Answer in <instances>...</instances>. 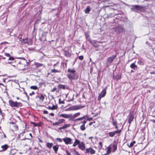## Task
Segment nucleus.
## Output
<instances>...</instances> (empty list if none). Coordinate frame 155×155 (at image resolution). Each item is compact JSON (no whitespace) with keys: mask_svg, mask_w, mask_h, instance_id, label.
Listing matches in <instances>:
<instances>
[{"mask_svg":"<svg viewBox=\"0 0 155 155\" xmlns=\"http://www.w3.org/2000/svg\"><path fill=\"white\" fill-rule=\"evenodd\" d=\"M117 34H119L121 32H125V30L122 26L119 25L113 28Z\"/></svg>","mask_w":155,"mask_h":155,"instance_id":"obj_1","label":"nucleus"},{"mask_svg":"<svg viewBox=\"0 0 155 155\" xmlns=\"http://www.w3.org/2000/svg\"><path fill=\"white\" fill-rule=\"evenodd\" d=\"M117 57V55H114L108 57L106 59V65L107 67L110 66Z\"/></svg>","mask_w":155,"mask_h":155,"instance_id":"obj_2","label":"nucleus"},{"mask_svg":"<svg viewBox=\"0 0 155 155\" xmlns=\"http://www.w3.org/2000/svg\"><path fill=\"white\" fill-rule=\"evenodd\" d=\"M107 88V87H106L105 88L101 91L100 94L98 97L97 99L98 101H100L101 98H102L105 96L106 93V90Z\"/></svg>","mask_w":155,"mask_h":155,"instance_id":"obj_3","label":"nucleus"},{"mask_svg":"<svg viewBox=\"0 0 155 155\" xmlns=\"http://www.w3.org/2000/svg\"><path fill=\"white\" fill-rule=\"evenodd\" d=\"M9 105L12 107H18L21 104L20 102H18L17 101L14 102L11 100L9 101Z\"/></svg>","mask_w":155,"mask_h":155,"instance_id":"obj_4","label":"nucleus"},{"mask_svg":"<svg viewBox=\"0 0 155 155\" xmlns=\"http://www.w3.org/2000/svg\"><path fill=\"white\" fill-rule=\"evenodd\" d=\"M81 108V107L78 105L73 106L66 109L65 111L77 110Z\"/></svg>","mask_w":155,"mask_h":155,"instance_id":"obj_5","label":"nucleus"},{"mask_svg":"<svg viewBox=\"0 0 155 155\" xmlns=\"http://www.w3.org/2000/svg\"><path fill=\"white\" fill-rule=\"evenodd\" d=\"M75 76L76 74L75 73H68L67 74V77L70 80L77 79V77H76Z\"/></svg>","mask_w":155,"mask_h":155,"instance_id":"obj_6","label":"nucleus"},{"mask_svg":"<svg viewBox=\"0 0 155 155\" xmlns=\"http://www.w3.org/2000/svg\"><path fill=\"white\" fill-rule=\"evenodd\" d=\"M131 9L136 12L143 8V7L139 5H133L131 6Z\"/></svg>","mask_w":155,"mask_h":155,"instance_id":"obj_7","label":"nucleus"},{"mask_svg":"<svg viewBox=\"0 0 155 155\" xmlns=\"http://www.w3.org/2000/svg\"><path fill=\"white\" fill-rule=\"evenodd\" d=\"M63 140L66 144H71L72 143V139L70 138L66 137L64 138Z\"/></svg>","mask_w":155,"mask_h":155,"instance_id":"obj_8","label":"nucleus"},{"mask_svg":"<svg viewBox=\"0 0 155 155\" xmlns=\"http://www.w3.org/2000/svg\"><path fill=\"white\" fill-rule=\"evenodd\" d=\"M121 133V130H117L110 132L108 133L109 136L110 137H113L114 136L115 134H119Z\"/></svg>","mask_w":155,"mask_h":155,"instance_id":"obj_9","label":"nucleus"},{"mask_svg":"<svg viewBox=\"0 0 155 155\" xmlns=\"http://www.w3.org/2000/svg\"><path fill=\"white\" fill-rule=\"evenodd\" d=\"M89 152H90L91 154H94L95 153V151L91 147L87 148L86 150V153H88Z\"/></svg>","mask_w":155,"mask_h":155,"instance_id":"obj_10","label":"nucleus"},{"mask_svg":"<svg viewBox=\"0 0 155 155\" xmlns=\"http://www.w3.org/2000/svg\"><path fill=\"white\" fill-rule=\"evenodd\" d=\"M81 114V113L80 112H78L74 114V115H73L72 114H71V120H73L77 117L79 116Z\"/></svg>","mask_w":155,"mask_h":155,"instance_id":"obj_11","label":"nucleus"},{"mask_svg":"<svg viewBox=\"0 0 155 155\" xmlns=\"http://www.w3.org/2000/svg\"><path fill=\"white\" fill-rule=\"evenodd\" d=\"M60 116L66 118H69V120H71V114H61L60 115Z\"/></svg>","mask_w":155,"mask_h":155,"instance_id":"obj_12","label":"nucleus"},{"mask_svg":"<svg viewBox=\"0 0 155 155\" xmlns=\"http://www.w3.org/2000/svg\"><path fill=\"white\" fill-rule=\"evenodd\" d=\"M90 43L93 45V46L95 48H97L98 45L97 44L98 42L96 40H91V41H89Z\"/></svg>","mask_w":155,"mask_h":155,"instance_id":"obj_13","label":"nucleus"},{"mask_svg":"<svg viewBox=\"0 0 155 155\" xmlns=\"http://www.w3.org/2000/svg\"><path fill=\"white\" fill-rule=\"evenodd\" d=\"M79 148L82 150H84L85 148V144L83 142H81L78 145Z\"/></svg>","mask_w":155,"mask_h":155,"instance_id":"obj_14","label":"nucleus"},{"mask_svg":"<svg viewBox=\"0 0 155 155\" xmlns=\"http://www.w3.org/2000/svg\"><path fill=\"white\" fill-rule=\"evenodd\" d=\"M117 143L115 141H114L113 142V150L112 151L113 152H114L117 149Z\"/></svg>","mask_w":155,"mask_h":155,"instance_id":"obj_15","label":"nucleus"},{"mask_svg":"<svg viewBox=\"0 0 155 155\" xmlns=\"http://www.w3.org/2000/svg\"><path fill=\"white\" fill-rule=\"evenodd\" d=\"M2 150H0V152L2 151H4L6 150L9 147V146L7 144H5L3 145H2L1 147Z\"/></svg>","mask_w":155,"mask_h":155,"instance_id":"obj_16","label":"nucleus"},{"mask_svg":"<svg viewBox=\"0 0 155 155\" xmlns=\"http://www.w3.org/2000/svg\"><path fill=\"white\" fill-rule=\"evenodd\" d=\"M30 42H28V40L27 39H22L21 38L20 41L22 42L25 43H27L28 44L31 45L32 44V41L30 39Z\"/></svg>","mask_w":155,"mask_h":155,"instance_id":"obj_17","label":"nucleus"},{"mask_svg":"<svg viewBox=\"0 0 155 155\" xmlns=\"http://www.w3.org/2000/svg\"><path fill=\"white\" fill-rule=\"evenodd\" d=\"M35 66L36 68H38L39 67L43 66V67H45V66L44 64L39 63V62H36L35 63Z\"/></svg>","mask_w":155,"mask_h":155,"instance_id":"obj_18","label":"nucleus"},{"mask_svg":"<svg viewBox=\"0 0 155 155\" xmlns=\"http://www.w3.org/2000/svg\"><path fill=\"white\" fill-rule=\"evenodd\" d=\"M134 118V117L133 115L130 114L129 116L128 123H129V124H130L133 120Z\"/></svg>","mask_w":155,"mask_h":155,"instance_id":"obj_19","label":"nucleus"},{"mask_svg":"<svg viewBox=\"0 0 155 155\" xmlns=\"http://www.w3.org/2000/svg\"><path fill=\"white\" fill-rule=\"evenodd\" d=\"M70 126V124H66L63 125L62 127H60L59 128V129L61 130L62 129H64L65 128L69 127Z\"/></svg>","mask_w":155,"mask_h":155,"instance_id":"obj_20","label":"nucleus"},{"mask_svg":"<svg viewBox=\"0 0 155 155\" xmlns=\"http://www.w3.org/2000/svg\"><path fill=\"white\" fill-rule=\"evenodd\" d=\"M80 143V142L79 140H78V139H75V141L73 145V146L74 147H75L78 145H79Z\"/></svg>","mask_w":155,"mask_h":155,"instance_id":"obj_21","label":"nucleus"},{"mask_svg":"<svg viewBox=\"0 0 155 155\" xmlns=\"http://www.w3.org/2000/svg\"><path fill=\"white\" fill-rule=\"evenodd\" d=\"M130 68L134 70H135L137 68V67L136 65L134 63H133L130 66Z\"/></svg>","mask_w":155,"mask_h":155,"instance_id":"obj_22","label":"nucleus"},{"mask_svg":"<svg viewBox=\"0 0 155 155\" xmlns=\"http://www.w3.org/2000/svg\"><path fill=\"white\" fill-rule=\"evenodd\" d=\"M58 108V106L56 105H54L52 107H51V106H48L47 108L49 110H54L57 109Z\"/></svg>","mask_w":155,"mask_h":155,"instance_id":"obj_23","label":"nucleus"},{"mask_svg":"<svg viewBox=\"0 0 155 155\" xmlns=\"http://www.w3.org/2000/svg\"><path fill=\"white\" fill-rule=\"evenodd\" d=\"M59 146L58 145H56L54 146L53 147V149L54 150L55 153H57V152Z\"/></svg>","mask_w":155,"mask_h":155,"instance_id":"obj_24","label":"nucleus"},{"mask_svg":"<svg viewBox=\"0 0 155 155\" xmlns=\"http://www.w3.org/2000/svg\"><path fill=\"white\" fill-rule=\"evenodd\" d=\"M107 151L106 153H107V154H109L111 152V148L110 147V145L108 146L107 147Z\"/></svg>","mask_w":155,"mask_h":155,"instance_id":"obj_25","label":"nucleus"},{"mask_svg":"<svg viewBox=\"0 0 155 155\" xmlns=\"http://www.w3.org/2000/svg\"><path fill=\"white\" fill-rule=\"evenodd\" d=\"M68 73H75L76 71L74 69H71L69 68L68 70Z\"/></svg>","mask_w":155,"mask_h":155,"instance_id":"obj_26","label":"nucleus"},{"mask_svg":"<svg viewBox=\"0 0 155 155\" xmlns=\"http://www.w3.org/2000/svg\"><path fill=\"white\" fill-rule=\"evenodd\" d=\"M53 145V143H47L46 144L47 147L49 148H51Z\"/></svg>","mask_w":155,"mask_h":155,"instance_id":"obj_27","label":"nucleus"},{"mask_svg":"<svg viewBox=\"0 0 155 155\" xmlns=\"http://www.w3.org/2000/svg\"><path fill=\"white\" fill-rule=\"evenodd\" d=\"M85 35L87 39L89 41H91V39L90 38L89 34L87 33H86L85 34Z\"/></svg>","mask_w":155,"mask_h":155,"instance_id":"obj_28","label":"nucleus"},{"mask_svg":"<svg viewBox=\"0 0 155 155\" xmlns=\"http://www.w3.org/2000/svg\"><path fill=\"white\" fill-rule=\"evenodd\" d=\"M121 78V76L119 74H117L115 76H114L113 78L116 80H118Z\"/></svg>","mask_w":155,"mask_h":155,"instance_id":"obj_29","label":"nucleus"},{"mask_svg":"<svg viewBox=\"0 0 155 155\" xmlns=\"http://www.w3.org/2000/svg\"><path fill=\"white\" fill-rule=\"evenodd\" d=\"M91 10L89 6H87L85 10V12L86 14L88 13Z\"/></svg>","mask_w":155,"mask_h":155,"instance_id":"obj_30","label":"nucleus"},{"mask_svg":"<svg viewBox=\"0 0 155 155\" xmlns=\"http://www.w3.org/2000/svg\"><path fill=\"white\" fill-rule=\"evenodd\" d=\"M63 53L64 55L67 57H69L70 56L69 53L65 50H64V51Z\"/></svg>","mask_w":155,"mask_h":155,"instance_id":"obj_31","label":"nucleus"},{"mask_svg":"<svg viewBox=\"0 0 155 155\" xmlns=\"http://www.w3.org/2000/svg\"><path fill=\"white\" fill-rule=\"evenodd\" d=\"M135 143V141H133L132 142H131L130 144L129 145L128 144V146L129 147H132L134 145V144Z\"/></svg>","mask_w":155,"mask_h":155,"instance_id":"obj_32","label":"nucleus"},{"mask_svg":"<svg viewBox=\"0 0 155 155\" xmlns=\"http://www.w3.org/2000/svg\"><path fill=\"white\" fill-rule=\"evenodd\" d=\"M58 87L60 89H64L65 88V86L64 85L59 84L58 86Z\"/></svg>","mask_w":155,"mask_h":155,"instance_id":"obj_33","label":"nucleus"},{"mask_svg":"<svg viewBox=\"0 0 155 155\" xmlns=\"http://www.w3.org/2000/svg\"><path fill=\"white\" fill-rule=\"evenodd\" d=\"M73 151L74 152V155H81L78 152H77L75 149H72Z\"/></svg>","mask_w":155,"mask_h":155,"instance_id":"obj_34","label":"nucleus"},{"mask_svg":"<svg viewBox=\"0 0 155 155\" xmlns=\"http://www.w3.org/2000/svg\"><path fill=\"white\" fill-rule=\"evenodd\" d=\"M45 95H44L43 94H41V96L39 97V99L42 101H43L45 99Z\"/></svg>","mask_w":155,"mask_h":155,"instance_id":"obj_35","label":"nucleus"},{"mask_svg":"<svg viewBox=\"0 0 155 155\" xmlns=\"http://www.w3.org/2000/svg\"><path fill=\"white\" fill-rule=\"evenodd\" d=\"M30 88L31 89L34 90H37L38 89V87L36 86H31Z\"/></svg>","mask_w":155,"mask_h":155,"instance_id":"obj_36","label":"nucleus"},{"mask_svg":"<svg viewBox=\"0 0 155 155\" xmlns=\"http://www.w3.org/2000/svg\"><path fill=\"white\" fill-rule=\"evenodd\" d=\"M80 129L81 130L84 131L85 129V125H82L80 127Z\"/></svg>","mask_w":155,"mask_h":155,"instance_id":"obj_37","label":"nucleus"},{"mask_svg":"<svg viewBox=\"0 0 155 155\" xmlns=\"http://www.w3.org/2000/svg\"><path fill=\"white\" fill-rule=\"evenodd\" d=\"M137 63L140 65H143V62L140 60H139L138 61Z\"/></svg>","mask_w":155,"mask_h":155,"instance_id":"obj_38","label":"nucleus"},{"mask_svg":"<svg viewBox=\"0 0 155 155\" xmlns=\"http://www.w3.org/2000/svg\"><path fill=\"white\" fill-rule=\"evenodd\" d=\"M65 121V120L64 119H60L58 122L59 124L63 123Z\"/></svg>","mask_w":155,"mask_h":155,"instance_id":"obj_39","label":"nucleus"},{"mask_svg":"<svg viewBox=\"0 0 155 155\" xmlns=\"http://www.w3.org/2000/svg\"><path fill=\"white\" fill-rule=\"evenodd\" d=\"M112 120L113 125L114 126H116V125H117V122L114 121V119L113 118L112 119Z\"/></svg>","mask_w":155,"mask_h":155,"instance_id":"obj_40","label":"nucleus"},{"mask_svg":"<svg viewBox=\"0 0 155 155\" xmlns=\"http://www.w3.org/2000/svg\"><path fill=\"white\" fill-rule=\"evenodd\" d=\"M51 71L53 73H56L59 72V71L57 70H56L55 69H52L51 70Z\"/></svg>","mask_w":155,"mask_h":155,"instance_id":"obj_41","label":"nucleus"},{"mask_svg":"<svg viewBox=\"0 0 155 155\" xmlns=\"http://www.w3.org/2000/svg\"><path fill=\"white\" fill-rule=\"evenodd\" d=\"M83 120V119L82 118V117H81L80 118H78L75 119L74 120V121H80V120Z\"/></svg>","mask_w":155,"mask_h":155,"instance_id":"obj_42","label":"nucleus"},{"mask_svg":"<svg viewBox=\"0 0 155 155\" xmlns=\"http://www.w3.org/2000/svg\"><path fill=\"white\" fill-rule=\"evenodd\" d=\"M8 60L9 61H13L15 60V59L13 57L10 56L9 57Z\"/></svg>","mask_w":155,"mask_h":155,"instance_id":"obj_43","label":"nucleus"},{"mask_svg":"<svg viewBox=\"0 0 155 155\" xmlns=\"http://www.w3.org/2000/svg\"><path fill=\"white\" fill-rule=\"evenodd\" d=\"M56 140L59 142H61L62 141V139L60 138H57Z\"/></svg>","mask_w":155,"mask_h":155,"instance_id":"obj_44","label":"nucleus"},{"mask_svg":"<svg viewBox=\"0 0 155 155\" xmlns=\"http://www.w3.org/2000/svg\"><path fill=\"white\" fill-rule=\"evenodd\" d=\"M86 123V120H84L83 121L80 123L82 124V125H85Z\"/></svg>","mask_w":155,"mask_h":155,"instance_id":"obj_45","label":"nucleus"},{"mask_svg":"<svg viewBox=\"0 0 155 155\" xmlns=\"http://www.w3.org/2000/svg\"><path fill=\"white\" fill-rule=\"evenodd\" d=\"M59 102L60 104H64V101H61L60 99H59Z\"/></svg>","mask_w":155,"mask_h":155,"instance_id":"obj_46","label":"nucleus"},{"mask_svg":"<svg viewBox=\"0 0 155 155\" xmlns=\"http://www.w3.org/2000/svg\"><path fill=\"white\" fill-rule=\"evenodd\" d=\"M56 90L57 88L56 87H54L51 90V92H54Z\"/></svg>","mask_w":155,"mask_h":155,"instance_id":"obj_47","label":"nucleus"},{"mask_svg":"<svg viewBox=\"0 0 155 155\" xmlns=\"http://www.w3.org/2000/svg\"><path fill=\"white\" fill-rule=\"evenodd\" d=\"M59 123H58V122H55L53 124V126H55V125H58V124H59Z\"/></svg>","mask_w":155,"mask_h":155,"instance_id":"obj_48","label":"nucleus"},{"mask_svg":"<svg viewBox=\"0 0 155 155\" xmlns=\"http://www.w3.org/2000/svg\"><path fill=\"white\" fill-rule=\"evenodd\" d=\"M79 59L81 60H82L83 59V57L82 56H80L79 57Z\"/></svg>","mask_w":155,"mask_h":155,"instance_id":"obj_49","label":"nucleus"},{"mask_svg":"<svg viewBox=\"0 0 155 155\" xmlns=\"http://www.w3.org/2000/svg\"><path fill=\"white\" fill-rule=\"evenodd\" d=\"M66 153L67 155H71L70 153L67 150H66Z\"/></svg>","mask_w":155,"mask_h":155,"instance_id":"obj_50","label":"nucleus"},{"mask_svg":"<svg viewBox=\"0 0 155 155\" xmlns=\"http://www.w3.org/2000/svg\"><path fill=\"white\" fill-rule=\"evenodd\" d=\"M5 55L7 57H10V55L9 53H5Z\"/></svg>","mask_w":155,"mask_h":155,"instance_id":"obj_51","label":"nucleus"},{"mask_svg":"<svg viewBox=\"0 0 155 155\" xmlns=\"http://www.w3.org/2000/svg\"><path fill=\"white\" fill-rule=\"evenodd\" d=\"M34 94H35V93L34 91H33L31 93H30L29 94L30 96H31Z\"/></svg>","mask_w":155,"mask_h":155,"instance_id":"obj_52","label":"nucleus"},{"mask_svg":"<svg viewBox=\"0 0 155 155\" xmlns=\"http://www.w3.org/2000/svg\"><path fill=\"white\" fill-rule=\"evenodd\" d=\"M43 113L44 114H48V112L47 110H45L44 111Z\"/></svg>","mask_w":155,"mask_h":155,"instance_id":"obj_53","label":"nucleus"},{"mask_svg":"<svg viewBox=\"0 0 155 155\" xmlns=\"http://www.w3.org/2000/svg\"><path fill=\"white\" fill-rule=\"evenodd\" d=\"M82 118L83 119V120L84 119H86L87 118V116H84L83 117H82Z\"/></svg>","mask_w":155,"mask_h":155,"instance_id":"obj_54","label":"nucleus"},{"mask_svg":"<svg viewBox=\"0 0 155 155\" xmlns=\"http://www.w3.org/2000/svg\"><path fill=\"white\" fill-rule=\"evenodd\" d=\"M49 115H51V116L54 117V114L53 113H51L49 114Z\"/></svg>","mask_w":155,"mask_h":155,"instance_id":"obj_55","label":"nucleus"},{"mask_svg":"<svg viewBox=\"0 0 155 155\" xmlns=\"http://www.w3.org/2000/svg\"><path fill=\"white\" fill-rule=\"evenodd\" d=\"M150 73L151 74H155V71H154L150 72Z\"/></svg>","mask_w":155,"mask_h":155,"instance_id":"obj_56","label":"nucleus"},{"mask_svg":"<svg viewBox=\"0 0 155 155\" xmlns=\"http://www.w3.org/2000/svg\"><path fill=\"white\" fill-rule=\"evenodd\" d=\"M38 140H39V141L40 142H41V143H43V141H42V140H41V139H40V138H38Z\"/></svg>","mask_w":155,"mask_h":155,"instance_id":"obj_57","label":"nucleus"},{"mask_svg":"<svg viewBox=\"0 0 155 155\" xmlns=\"http://www.w3.org/2000/svg\"><path fill=\"white\" fill-rule=\"evenodd\" d=\"M92 120V118H88L87 117V120L90 121V120Z\"/></svg>","mask_w":155,"mask_h":155,"instance_id":"obj_58","label":"nucleus"},{"mask_svg":"<svg viewBox=\"0 0 155 155\" xmlns=\"http://www.w3.org/2000/svg\"><path fill=\"white\" fill-rule=\"evenodd\" d=\"M99 145L101 147H102V143L101 142H100L99 143Z\"/></svg>","mask_w":155,"mask_h":155,"instance_id":"obj_59","label":"nucleus"},{"mask_svg":"<svg viewBox=\"0 0 155 155\" xmlns=\"http://www.w3.org/2000/svg\"><path fill=\"white\" fill-rule=\"evenodd\" d=\"M115 126V128L116 129H117L118 128V127L117 126V125H116V126Z\"/></svg>","mask_w":155,"mask_h":155,"instance_id":"obj_60","label":"nucleus"},{"mask_svg":"<svg viewBox=\"0 0 155 155\" xmlns=\"http://www.w3.org/2000/svg\"><path fill=\"white\" fill-rule=\"evenodd\" d=\"M12 62H11V61H10L9 62H8L7 64H11Z\"/></svg>","mask_w":155,"mask_h":155,"instance_id":"obj_61","label":"nucleus"},{"mask_svg":"<svg viewBox=\"0 0 155 155\" xmlns=\"http://www.w3.org/2000/svg\"><path fill=\"white\" fill-rule=\"evenodd\" d=\"M92 122H90L89 124V125H92Z\"/></svg>","mask_w":155,"mask_h":155,"instance_id":"obj_62","label":"nucleus"},{"mask_svg":"<svg viewBox=\"0 0 155 155\" xmlns=\"http://www.w3.org/2000/svg\"><path fill=\"white\" fill-rule=\"evenodd\" d=\"M151 121H152V122H154V123H155V120H151Z\"/></svg>","mask_w":155,"mask_h":155,"instance_id":"obj_63","label":"nucleus"},{"mask_svg":"<svg viewBox=\"0 0 155 155\" xmlns=\"http://www.w3.org/2000/svg\"><path fill=\"white\" fill-rule=\"evenodd\" d=\"M108 155V154H107V153H105V154H103L102 155Z\"/></svg>","mask_w":155,"mask_h":155,"instance_id":"obj_64","label":"nucleus"}]
</instances>
